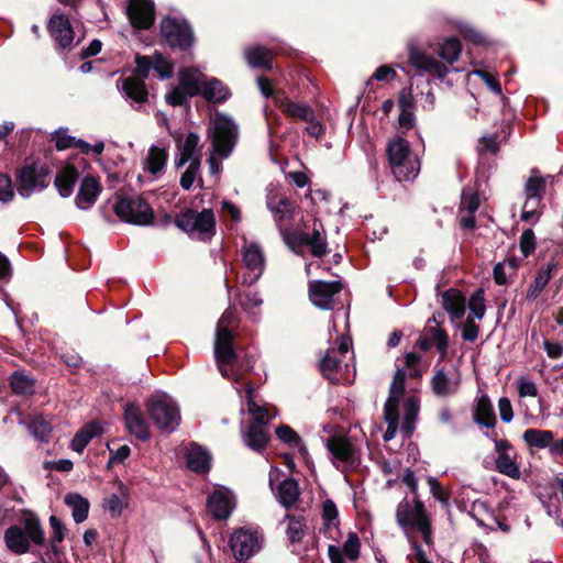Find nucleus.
Returning a JSON list of instances; mask_svg holds the SVG:
<instances>
[{
  "label": "nucleus",
  "instance_id": "nucleus-10",
  "mask_svg": "<svg viewBox=\"0 0 563 563\" xmlns=\"http://www.w3.org/2000/svg\"><path fill=\"white\" fill-rule=\"evenodd\" d=\"M175 223L179 229L199 239L212 235L216 229V218L211 209H203L200 212L189 209L180 213Z\"/></svg>",
  "mask_w": 563,
  "mask_h": 563
},
{
  "label": "nucleus",
  "instance_id": "nucleus-36",
  "mask_svg": "<svg viewBox=\"0 0 563 563\" xmlns=\"http://www.w3.org/2000/svg\"><path fill=\"white\" fill-rule=\"evenodd\" d=\"M419 410L420 405L418 398L409 397L405 402V412L400 424V432L406 438H409L416 429Z\"/></svg>",
  "mask_w": 563,
  "mask_h": 563
},
{
  "label": "nucleus",
  "instance_id": "nucleus-15",
  "mask_svg": "<svg viewBox=\"0 0 563 563\" xmlns=\"http://www.w3.org/2000/svg\"><path fill=\"white\" fill-rule=\"evenodd\" d=\"M161 33L168 45L181 49L190 47L194 41L192 31L187 22L176 18L163 19Z\"/></svg>",
  "mask_w": 563,
  "mask_h": 563
},
{
  "label": "nucleus",
  "instance_id": "nucleus-28",
  "mask_svg": "<svg viewBox=\"0 0 563 563\" xmlns=\"http://www.w3.org/2000/svg\"><path fill=\"white\" fill-rule=\"evenodd\" d=\"M321 531L331 540H338L341 534L339 511L336 505L331 499H325L322 504Z\"/></svg>",
  "mask_w": 563,
  "mask_h": 563
},
{
  "label": "nucleus",
  "instance_id": "nucleus-14",
  "mask_svg": "<svg viewBox=\"0 0 563 563\" xmlns=\"http://www.w3.org/2000/svg\"><path fill=\"white\" fill-rule=\"evenodd\" d=\"M229 543L236 560H246L261 549L262 537L257 530L240 528L233 531Z\"/></svg>",
  "mask_w": 563,
  "mask_h": 563
},
{
  "label": "nucleus",
  "instance_id": "nucleus-40",
  "mask_svg": "<svg viewBox=\"0 0 563 563\" xmlns=\"http://www.w3.org/2000/svg\"><path fill=\"white\" fill-rule=\"evenodd\" d=\"M122 90L124 95L136 103H144L147 101V90L143 79L129 77L122 81Z\"/></svg>",
  "mask_w": 563,
  "mask_h": 563
},
{
  "label": "nucleus",
  "instance_id": "nucleus-24",
  "mask_svg": "<svg viewBox=\"0 0 563 563\" xmlns=\"http://www.w3.org/2000/svg\"><path fill=\"white\" fill-rule=\"evenodd\" d=\"M342 285L338 280H314L309 284V296L312 303L321 309L332 308V298L340 292Z\"/></svg>",
  "mask_w": 563,
  "mask_h": 563
},
{
  "label": "nucleus",
  "instance_id": "nucleus-61",
  "mask_svg": "<svg viewBox=\"0 0 563 563\" xmlns=\"http://www.w3.org/2000/svg\"><path fill=\"white\" fill-rule=\"evenodd\" d=\"M517 388L520 397H537L538 388L534 382L526 378L519 377L517 379Z\"/></svg>",
  "mask_w": 563,
  "mask_h": 563
},
{
  "label": "nucleus",
  "instance_id": "nucleus-27",
  "mask_svg": "<svg viewBox=\"0 0 563 563\" xmlns=\"http://www.w3.org/2000/svg\"><path fill=\"white\" fill-rule=\"evenodd\" d=\"M48 31L60 47L65 48L71 45L74 31L66 15L54 14L49 20Z\"/></svg>",
  "mask_w": 563,
  "mask_h": 563
},
{
  "label": "nucleus",
  "instance_id": "nucleus-2",
  "mask_svg": "<svg viewBox=\"0 0 563 563\" xmlns=\"http://www.w3.org/2000/svg\"><path fill=\"white\" fill-rule=\"evenodd\" d=\"M236 324L235 311L228 308L220 317L214 340V355L218 364V368L223 377L238 379L236 374L232 368H229L234 364L236 354L233 350V333L232 329Z\"/></svg>",
  "mask_w": 563,
  "mask_h": 563
},
{
  "label": "nucleus",
  "instance_id": "nucleus-34",
  "mask_svg": "<svg viewBox=\"0 0 563 563\" xmlns=\"http://www.w3.org/2000/svg\"><path fill=\"white\" fill-rule=\"evenodd\" d=\"M442 306L452 319H460L465 312V297L460 290L449 289L442 295Z\"/></svg>",
  "mask_w": 563,
  "mask_h": 563
},
{
  "label": "nucleus",
  "instance_id": "nucleus-47",
  "mask_svg": "<svg viewBox=\"0 0 563 563\" xmlns=\"http://www.w3.org/2000/svg\"><path fill=\"white\" fill-rule=\"evenodd\" d=\"M287 522L286 533L291 543H299L306 536L307 526L302 516L287 515L285 517Z\"/></svg>",
  "mask_w": 563,
  "mask_h": 563
},
{
  "label": "nucleus",
  "instance_id": "nucleus-9",
  "mask_svg": "<svg viewBox=\"0 0 563 563\" xmlns=\"http://www.w3.org/2000/svg\"><path fill=\"white\" fill-rule=\"evenodd\" d=\"M406 373L398 368L389 387V396L384 406V420L387 423L383 439L390 441L396 437L399 427L398 402L405 391Z\"/></svg>",
  "mask_w": 563,
  "mask_h": 563
},
{
  "label": "nucleus",
  "instance_id": "nucleus-30",
  "mask_svg": "<svg viewBox=\"0 0 563 563\" xmlns=\"http://www.w3.org/2000/svg\"><path fill=\"white\" fill-rule=\"evenodd\" d=\"M187 466L197 473H205L210 468L211 457L209 453L196 443H190L186 449Z\"/></svg>",
  "mask_w": 563,
  "mask_h": 563
},
{
  "label": "nucleus",
  "instance_id": "nucleus-49",
  "mask_svg": "<svg viewBox=\"0 0 563 563\" xmlns=\"http://www.w3.org/2000/svg\"><path fill=\"white\" fill-rule=\"evenodd\" d=\"M200 93L208 101L222 102L228 98L229 91L220 80L213 78L203 84Z\"/></svg>",
  "mask_w": 563,
  "mask_h": 563
},
{
  "label": "nucleus",
  "instance_id": "nucleus-52",
  "mask_svg": "<svg viewBox=\"0 0 563 563\" xmlns=\"http://www.w3.org/2000/svg\"><path fill=\"white\" fill-rule=\"evenodd\" d=\"M10 385L14 394L22 396L32 395L35 390L34 380L21 372L11 376Z\"/></svg>",
  "mask_w": 563,
  "mask_h": 563
},
{
  "label": "nucleus",
  "instance_id": "nucleus-53",
  "mask_svg": "<svg viewBox=\"0 0 563 563\" xmlns=\"http://www.w3.org/2000/svg\"><path fill=\"white\" fill-rule=\"evenodd\" d=\"M120 495L112 494L106 499L107 508L112 516H120L128 505V493L125 487L120 485Z\"/></svg>",
  "mask_w": 563,
  "mask_h": 563
},
{
  "label": "nucleus",
  "instance_id": "nucleus-31",
  "mask_svg": "<svg viewBox=\"0 0 563 563\" xmlns=\"http://www.w3.org/2000/svg\"><path fill=\"white\" fill-rule=\"evenodd\" d=\"M267 207L274 214L275 222L283 233V231H285L283 223L290 221L294 217L292 203L286 197H280L277 200L275 198H268Z\"/></svg>",
  "mask_w": 563,
  "mask_h": 563
},
{
  "label": "nucleus",
  "instance_id": "nucleus-16",
  "mask_svg": "<svg viewBox=\"0 0 563 563\" xmlns=\"http://www.w3.org/2000/svg\"><path fill=\"white\" fill-rule=\"evenodd\" d=\"M495 467L496 470L512 479H519L521 476L518 463V453L516 449L505 439H495Z\"/></svg>",
  "mask_w": 563,
  "mask_h": 563
},
{
  "label": "nucleus",
  "instance_id": "nucleus-35",
  "mask_svg": "<svg viewBox=\"0 0 563 563\" xmlns=\"http://www.w3.org/2000/svg\"><path fill=\"white\" fill-rule=\"evenodd\" d=\"M179 81L189 97L199 95L205 84L202 73L195 68L183 69L179 73Z\"/></svg>",
  "mask_w": 563,
  "mask_h": 563
},
{
  "label": "nucleus",
  "instance_id": "nucleus-56",
  "mask_svg": "<svg viewBox=\"0 0 563 563\" xmlns=\"http://www.w3.org/2000/svg\"><path fill=\"white\" fill-rule=\"evenodd\" d=\"M49 526L52 528L51 548L53 552H57V544L63 542L66 534V527L64 523L54 515L49 517Z\"/></svg>",
  "mask_w": 563,
  "mask_h": 563
},
{
  "label": "nucleus",
  "instance_id": "nucleus-60",
  "mask_svg": "<svg viewBox=\"0 0 563 563\" xmlns=\"http://www.w3.org/2000/svg\"><path fill=\"white\" fill-rule=\"evenodd\" d=\"M200 162L196 159L194 163H189L188 167L184 172V174L180 177V186L185 190H189L195 180L197 179L199 172H200Z\"/></svg>",
  "mask_w": 563,
  "mask_h": 563
},
{
  "label": "nucleus",
  "instance_id": "nucleus-62",
  "mask_svg": "<svg viewBox=\"0 0 563 563\" xmlns=\"http://www.w3.org/2000/svg\"><path fill=\"white\" fill-rule=\"evenodd\" d=\"M405 365L410 377L419 378L422 375L419 355L415 353H407L405 356Z\"/></svg>",
  "mask_w": 563,
  "mask_h": 563
},
{
  "label": "nucleus",
  "instance_id": "nucleus-7",
  "mask_svg": "<svg viewBox=\"0 0 563 563\" xmlns=\"http://www.w3.org/2000/svg\"><path fill=\"white\" fill-rule=\"evenodd\" d=\"M332 455V463L342 472L355 470L361 463V454L351 440L342 433L332 434L324 441Z\"/></svg>",
  "mask_w": 563,
  "mask_h": 563
},
{
  "label": "nucleus",
  "instance_id": "nucleus-3",
  "mask_svg": "<svg viewBox=\"0 0 563 563\" xmlns=\"http://www.w3.org/2000/svg\"><path fill=\"white\" fill-rule=\"evenodd\" d=\"M396 520L408 538L420 533L424 543L432 544V528L426 507L418 497L401 500L396 509Z\"/></svg>",
  "mask_w": 563,
  "mask_h": 563
},
{
  "label": "nucleus",
  "instance_id": "nucleus-57",
  "mask_svg": "<svg viewBox=\"0 0 563 563\" xmlns=\"http://www.w3.org/2000/svg\"><path fill=\"white\" fill-rule=\"evenodd\" d=\"M468 309L471 311V317L476 319H483L486 307H485V300H484V292L482 289H478L475 291L470 300H468Z\"/></svg>",
  "mask_w": 563,
  "mask_h": 563
},
{
  "label": "nucleus",
  "instance_id": "nucleus-4",
  "mask_svg": "<svg viewBox=\"0 0 563 563\" xmlns=\"http://www.w3.org/2000/svg\"><path fill=\"white\" fill-rule=\"evenodd\" d=\"M386 152L391 173L398 181H408L418 176L420 162L411 152L408 141L395 137L388 142Z\"/></svg>",
  "mask_w": 563,
  "mask_h": 563
},
{
  "label": "nucleus",
  "instance_id": "nucleus-39",
  "mask_svg": "<svg viewBox=\"0 0 563 563\" xmlns=\"http://www.w3.org/2000/svg\"><path fill=\"white\" fill-rule=\"evenodd\" d=\"M102 433V427L98 422H90L82 427L71 440V449L81 453L88 443L97 435Z\"/></svg>",
  "mask_w": 563,
  "mask_h": 563
},
{
  "label": "nucleus",
  "instance_id": "nucleus-22",
  "mask_svg": "<svg viewBox=\"0 0 563 563\" xmlns=\"http://www.w3.org/2000/svg\"><path fill=\"white\" fill-rule=\"evenodd\" d=\"M207 507L213 518L227 519L235 508L234 495L228 488H217L208 497Z\"/></svg>",
  "mask_w": 563,
  "mask_h": 563
},
{
  "label": "nucleus",
  "instance_id": "nucleus-43",
  "mask_svg": "<svg viewBox=\"0 0 563 563\" xmlns=\"http://www.w3.org/2000/svg\"><path fill=\"white\" fill-rule=\"evenodd\" d=\"M65 504L71 508V516L75 522L85 521L89 512V501L77 493H69L65 496Z\"/></svg>",
  "mask_w": 563,
  "mask_h": 563
},
{
  "label": "nucleus",
  "instance_id": "nucleus-44",
  "mask_svg": "<svg viewBox=\"0 0 563 563\" xmlns=\"http://www.w3.org/2000/svg\"><path fill=\"white\" fill-rule=\"evenodd\" d=\"M268 433L265 430V426L257 423H251L246 434L244 435L245 444L255 451L263 450L268 442Z\"/></svg>",
  "mask_w": 563,
  "mask_h": 563
},
{
  "label": "nucleus",
  "instance_id": "nucleus-50",
  "mask_svg": "<svg viewBox=\"0 0 563 563\" xmlns=\"http://www.w3.org/2000/svg\"><path fill=\"white\" fill-rule=\"evenodd\" d=\"M299 494L298 484L292 478L283 481L278 486V500L287 508L297 501Z\"/></svg>",
  "mask_w": 563,
  "mask_h": 563
},
{
  "label": "nucleus",
  "instance_id": "nucleus-8",
  "mask_svg": "<svg viewBox=\"0 0 563 563\" xmlns=\"http://www.w3.org/2000/svg\"><path fill=\"white\" fill-rule=\"evenodd\" d=\"M147 411L155 424L165 431H173L180 421L179 408L166 394L151 396L146 401Z\"/></svg>",
  "mask_w": 563,
  "mask_h": 563
},
{
  "label": "nucleus",
  "instance_id": "nucleus-20",
  "mask_svg": "<svg viewBox=\"0 0 563 563\" xmlns=\"http://www.w3.org/2000/svg\"><path fill=\"white\" fill-rule=\"evenodd\" d=\"M135 63L136 70L143 78H147L151 70H154L162 79L173 76V64L161 53H155L152 56H137Z\"/></svg>",
  "mask_w": 563,
  "mask_h": 563
},
{
  "label": "nucleus",
  "instance_id": "nucleus-33",
  "mask_svg": "<svg viewBox=\"0 0 563 563\" xmlns=\"http://www.w3.org/2000/svg\"><path fill=\"white\" fill-rule=\"evenodd\" d=\"M276 104L288 117L302 121L312 120L313 110L303 103H297L284 97L275 98Z\"/></svg>",
  "mask_w": 563,
  "mask_h": 563
},
{
  "label": "nucleus",
  "instance_id": "nucleus-17",
  "mask_svg": "<svg viewBox=\"0 0 563 563\" xmlns=\"http://www.w3.org/2000/svg\"><path fill=\"white\" fill-rule=\"evenodd\" d=\"M242 261L246 273L242 277L244 284L255 283L264 272L265 257L256 243H245L242 247Z\"/></svg>",
  "mask_w": 563,
  "mask_h": 563
},
{
  "label": "nucleus",
  "instance_id": "nucleus-64",
  "mask_svg": "<svg viewBox=\"0 0 563 563\" xmlns=\"http://www.w3.org/2000/svg\"><path fill=\"white\" fill-rule=\"evenodd\" d=\"M14 196L11 178L8 175L0 174V201L9 202Z\"/></svg>",
  "mask_w": 563,
  "mask_h": 563
},
{
  "label": "nucleus",
  "instance_id": "nucleus-18",
  "mask_svg": "<svg viewBox=\"0 0 563 563\" xmlns=\"http://www.w3.org/2000/svg\"><path fill=\"white\" fill-rule=\"evenodd\" d=\"M49 184V172L46 166H26L20 173L19 194L29 197L36 190H42Z\"/></svg>",
  "mask_w": 563,
  "mask_h": 563
},
{
  "label": "nucleus",
  "instance_id": "nucleus-1",
  "mask_svg": "<svg viewBox=\"0 0 563 563\" xmlns=\"http://www.w3.org/2000/svg\"><path fill=\"white\" fill-rule=\"evenodd\" d=\"M461 49V43L457 38H446L439 49V55L443 59V62H440L424 51L410 45L408 47L409 64L420 75L429 74L442 79L449 74V66L459 59Z\"/></svg>",
  "mask_w": 563,
  "mask_h": 563
},
{
  "label": "nucleus",
  "instance_id": "nucleus-12",
  "mask_svg": "<svg viewBox=\"0 0 563 563\" xmlns=\"http://www.w3.org/2000/svg\"><path fill=\"white\" fill-rule=\"evenodd\" d=\"M351 345L350 338L341 336L338 349L327 351L320 363L321 372L325 377L331 380H338V374L349 372V361L352 360L350 355Z\"/></svg>",
  "mask_w": 563,
  "mask_h": 563
},
{
  "label": "nucleus",
  "instance_id": "nucleus-23",
  "mask_svg": "<svg viewBox=\"0 0 563 563\" xmlns=\"http://www.w3.org/2000/svg\"><path fill=\"white\" fill-rule=\"evenodd\" d=\"M126 14L136 29H148L155 20L153 0H130Z\"/></svg>",
  "mask_w": 563,
  "mask_h": 563
},
{
  "label": "nucleus",
  "instance_id": "nucleus-51",
  "mask_svg": "<svg viewBox=\"0 0 563 563\" xmlns=\"http://www.w3.org/2000/svg\"><path fill=\"white\" fill-rule=\"evenodd\" d=\"M276 435L279 440L296 449L302 456L308 454L300 437L288 426H280L276 429Z\"/></svg>",
  "mask_w": 563,
  "mask_h": 563
},
{
  "label": "nucleus",
  "instance_id": "nucleus-29",
  "mask_svg": "<svg viewBox=\"0 0 563 563\" xmlns=\"http://www.w3.org/2000/svg\"><path fill=\"white\" fill-rule=\"evenodd\" d=\"M101 191V186L97 178L87 176L82 179L78 195L76 197V205L79 209H89L97 200Z\"/></svg>",
  "mask_w": 563,
  "mask_h": 563
},
{
  "label": "nucleus",
  "instance_id": "nucleus-54",
  "mask_svg": "<svg viewBox=\"0 0 563 563\" xmlns=\"http://www.w3.org/2000/svg\"><path fill=\"white\" fill-rule=\"evenodd\" d=\"M27 428L31 434L34 435V438H36L40 441L47 440L52 431L51 423L46 421L43 417L34 418L29 423Z\"/></svg>",
  "mask_w": 563,
  "mask_h": 563
},
{
  "label": "nucleus",
  "instance_id": "nucleus-11",
  "mask_svg": "<svg viewBox=\"0 0 563 563\" xmlns=\"http://www.w3.org/2000/svg\"><path fill=\"white\" fill-rule=\"evenodd\" d=\"M115 214L124 222L135 225H148L154 213L150 205L140 197H122L114 206Z\"/></svg>",
  "mask_w": 563,
  "mask_h": 563
},
{
  "label": "nucleus",
  "instance_id": "nucleus-48",
  "mask_svg": "<svg viewBox=\"0 0 563 563\" xmlns=\"http://www.w3.org/2000/svg\"><path fill=\"white\" fill-rule=\"evenodd\" d=\"M167 153L164 148L158 146H152L148 150L147 157L144 162V169L151 173L152 175H156L161 173L166 164Z\"/></svg>",
  "mask_w": 563,
  "mask_h": 563
},
{
  "label": "nucleus",
  "instance_id": "nucleus-13",
  "mask_svg": "<svg viewBox=\"0 0 563 563\" xmlns=\"http://www.w3.org/2000/svg\"><path fill=\"white\" fill-rule=\"evenodd\" d=\"M324 233L323 225L316 221L313 223L312 233H288L287 231H283V238L289 246L307 245L313 256L322 257L327 253Z\"/></svg>",
  "mask_w": 563,
  "mask_h": 563
},
{
  "label": "nucleus",
  "instance_id": "nucleus-6",
  "mask_svg": "<svg viewBox=\"0 0 563 563\" xmlns=\"http://www.w3.org/2000/svg\"><path fill=\"white\" fill-rule=\"evenodd\" d=\"M552 176H542L538 169H532L523 186V194L526 201L522 206L521 220L523 221H538L540 212L538 211L541 206L543 194L549 180Z\"/></svg>",
  "mask_w": 563,
  "mask_h": 563
},
{
  "label": "nucleus",
  "instance_id": "nucleus-19",
  "mask_svg": "<svg viewBox=\"0 0 563 563\" xmlns=\"http://www.w3.org/2000/svg\"><path fill=\"white\" fill-rule=\"evenodd\" d=\"M461 385V373L457 367L449 366L435 371L431 386L439 397H448L457 393Z\"/></svg>",
  "mask_w": 563,
  "mask_h": 563
},
{
  "label": "nucleus",
  "instance_id": "nucleus-41",
  "mask_svg": "<svg viewBox=\"0 0 563 563\" xmlns=\"http://www.w3.org/2000/svg\"><path fill=\"white\" fill-rule=\"evenodd\" d=\"M78 178V172L74 166H65L55 177V186L62 197H69Z\"/></svg>",
  "mask_w": 563,
  "mask_h": 563
},
{
  "label": "nucleus",
  "instance_id": "nucleus-5",
  "mask_svg": "<svg viewBox=\"0 0 563 563\" xmlns=\"http://www.w3.org/2000/svg\"><path fill=\"white\" fill-rule=\"evenodd\" d=\"M238 126L234 121L222 113H217L210 121L209 137L219 158H227L233 151L238 140Z\"/></svg>",
  "mask_w": 563,
  "mask_h": 563
},
{
  "label": "nucleus",
  "instance_id": "nucleus-38",
  "mask_svg": "<svg viewBox=\"0 0 563 563\" xmlns=\"http://www.w3.org/2000/svg\"><path fill=\"white\" fill-rule=\"evenodd\" d=\"M247 64L253 68H272L273 54L263 46H251L244 52Z\"/></svg>",
  "mask_w": 563,
  "mask_h": 563
},
{
  "label": "nucleus",
  "instance_id": "nucleus-37",
  "mask_svg": "<svg viewBox=\"0 0 563 563\" xmlns=\"http://www.w3.org/2000/svg\"><path fill=\"white\" fill-rule=\"evenodd\" d=\"M474 420L486 428H493L496 424L493 405L489 398L485 395L477 399L474 410Z\"/></svg>",
  "mask_w": 563,
  "mask_h": 563
},
{
  "label": "nucleus",
  "instance_id": "nucleus-21",
  "mask_svg": "<svg viewBox=\"0 0 563 563\" xmlns=\"http://www.w3.org/2000/svg\"><path fill=\"white\" fill-rule=\"evenodd\" d=\"M176 158L175 165L180 168L187 163H194L196 159L201 163V154L198 148L200 137L190 132L185 136L176 137Z\"/></svg>",
  "mask_w": 563,
  "mask_h": 563
},
{
  "label": "nucleus",
  "instance_id": "nucleus-55",
  "mask_svg": "<svg viewBox=\"0 0 563 563\" xmlns=\"http://www.w3.org/2000/svg\"><path fill=\"white\" fill-rule=\"evenodd\" d=\"M247 411L253 417L252 423L266 426L269 421V415L266 408L257 405L251 397V390H247Z\"/></svg>",
  "mask_w": 563,
  "mask_h": 563
},
{
  "label": "nucleus",
  "instance_id": "nucleus-59",
  "mask_svg": "<svg viewBox=\"0 0 563 563\" xmlns=\"http://www.w3.org/2000/svg\"><path fill=\"white\" fill-rule=\"evenodd\" d=\"M479 207V197L476 192L471 190H463L460 211L463 213L466 211L473 214Z\"/></svg>",
  "mask_w": 563,
  "mask_h": 563
},
{
  "label": "nucleus",
  "instance_id": "nucleus-63",
  "mask_svg": "<svg viewBox=\"0 0 563 563\" xmlns=\"http://www.w3.org/2000/svg\"><path fill=\"white\" fill-rule=\"evenodd\" d=\"M55 146L57 150H66L76 146L77 139L67 134L66 130H59L54 134Z\"/></svg>",
  "mask_w": 563,
  "mask_h": 563
},
{
  "label": "nucleus",
  "instance_id": "nucleus-26",
  "mask_svg": "<svg viewBox=\"0 0 563 563\" xmlns=\"http://www.w3.org/2000/svg\"><path fill=\"white\" fill-rule=\"evenodd\" d=\"M125 426L131 434L140 440H147L150 438L148 424L139 406L128 404L124 409Z\"/></svg>",
  "mask_w": 563,
  "mask_h": 563
},
{
  "label": "nucleus",
  "instance_id": "nucleus-25",
  "mask_svg": "<svg viewBox=\"0 0 563 563\" xmlns=\"http://www.w3.org/2000/svg\"><path fill=\"white\" fill-rule=\"evenodd\" d=\"M361 542L355 532H350L342 547L329 545L328 554L331 563H346L349 561H356L360 556Z\"/></svg>",
  "mask_w": 563,
  "mask_h": 563
},
{
  "label": "nucleus",
  "instance_id": "nucleus-46",
  "mask_svg": "<svg viewBox=\"0 0 563 563\" xmlns=\"http://www.w3.org/2000/svg\"><path fill=\"white\" fill-rule=\"evenodd\" d=\"M23 525L24 533L29 538V541L42 545L45 541V533L40 519L34 514L30 512L24 516Z\"/></svg>",
  "mask_w": 563,
  "mask_h": 563
},
{
  "label": "nucleus",
  "instance_id": "nucleus-42",
  "mask_svg": "<svg viewBox=\"0 0 563 563\" xmlns=\"http://www.w3.org/2000/svg\"><path fill=\"white\" fill-rule=\"evenodd\" d=\"M554 268L555 263L550 262L537 274L533 283L529 286V289L526 295V300L533 301L540 296V294L543 291V289L550 282L551 273Z\"/></svg>",
  "mask_w": 563,
  "mask_h": 563
},
{
  "label": "nucleus",
  "instance_id": "nucleus-32",
  "mask_svg": "<svg viewBox=\"0 0 563 563\" xmlns=\"http://www.w3.org/2000/svg\"><path fill=\"white\" fill-rule=\"evenodd\" d=\"M7 548L15 554H24L30 551V541L24 531L18 526H11L4 532Z\"/></svg>",
  "mask_w": 563,
  "mask_h": 563
},
{
  "label": "nucleus",
  "instance_id": "nucleus-58",
  "mask_svg": "<svg viewBox=\"0 0 563 563\" xmlns=\"http://www.w3.org/2000/svg\"><path fill=\"white\" fill-rule=\"evenodd\" d=\"M537 246L536 235L532 229H527L522 232L519 241V249L523 258L531 255Z\"/></svg>",
  "mask_w": 563,
  "mask_h": 563
},
{
  "label": "nucleus",
  "instance_id": "nucleus-45",
  "mask_svg": "<svg viewBox=\"0 0 563 563\" xmlns=\"http://www.w3.org/2000/svg\"><path fill=\"white\" fill-rule=\"evenodd\" d=\"M522 439L530 448L545 449L551 445L553 432L550 430L527 429L522 434Z\"/></svg>",
  "mask_w": 563,
  "mask_h": 563
}]
</instances>
